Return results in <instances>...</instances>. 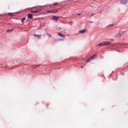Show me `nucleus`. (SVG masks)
Returning <instances> with one entry per match:
<instances>
[{"label": "nucleus", "instance_id": "obj_1", "mask_svg": "<svg viewBox=\"0 0 128 128\" xmlns=\"http://www.w3.org/2000/svg\"><path fill=\"white\" fill-rule=\"evenodd\" d=\"M58 10L57 9H54L52 10H49L46 12L47 13H55L57 12Z\"/></svg>", "mask_w": 128, "mask_h": 128}, {"label": "nucleus", "instance_id": "obj_2", "mask_svg": "<svg viewBox=\"0 0 128 128\" xmlns=\"http://www.w3.org/2000/svg\"><path fill=\"white\" fill-rule=\"evenodd\" d=\"M59 18V16H53L52 18V20H56V21H57L58 20V19Z\"/></svg>", "mask_w": 128, "mask_h": 128}, {"label": "nucleus", "instance_id": "obj_3", "mask_svg": "<svg viewBox=\"0 0 128 128\" xmlns=\"http://www.w3.org/2000/svg\"><path fill=\"white\" fill-rule=\"evenodd\" d=\"M42 10H36L33 11H32L31 12L34 14H36L38 12H40Z\"/></svg>", "mask_w": 128, "mask_h": 128}, {"label": "nucleus", "instance_id": "obj_4", "mask_svg": "<svg viewBox=\"0 0 128 128\" xmlns=\"http://www.w3.org/2000/svg\"><path fill=\"white\" fill-rule=\"evenodd\" d=\"M87 30L86 29L83 30L79 31V32L81 34L87 32Z\"/></svg>", "mask_w": 128, "mask_h": 128}, {"label": "nucleus", "instance_id": "obj_5", "mask_svg": "<svg viewBox=\"0 0 128 128\" xmlns=\"http://www.w3.org/2000/svg\"><path fill=\"white\" fill-rule=\"evenodd\" d=\"M34 36H35L36 37V38L38 39H40L41 38V36H42L41 35H37L36 34H34Z\"/></svg>", "mask_w": 128, "mask_h": 128}, {"label": "nucleus", "instance_id": "obj_6", "mask_svg": "<svg viewBox=\"0 0 128 128\" xmlns=\"http://www.w3.org/2000/svg\"><path fill=\"white\" fill-rule=\"evenodd\" d=\"M58 35L59 36H60L61 37H63V38H65V36L63 34L61 33H58Z\"/></svg>", "mask_w": 128, "mask_h": 128}, {"label": "nucleus", "instance_id": "obj_7", "mask_svg": "<svg viewBox=\"0 0 128 128\" xmlns=\"http://www.w3.org/2000/svg\"><path fill=\"white\" fill-rule=\"evenodd\" d=\"M28 17L30 19H32L33 18L32 15L31 14H29L28 15Z\"/></svg>", "mask_w": 128, "mask_h": 128}, {"label": "nucleus", "instance_id": "obj_8", "mask_svg": "<svg viewBox=\"0 0 128 128\" xmlns=\"http://www.w3.org/2000/svg\"><path fill=\"white\" fill-rule=\"evenodd\" d=\"M96 56L94 55L93 56H92V57H90V58H89L90 60H93V59H94L96 58Z\"/></svg>", "mask_w": 128, "mask_h": 128}, {"label": "nucleus", "instance_id": "obj_9", "mask_svg": "<svg viewBox=\"0 0 128 128\" xmlns=\"http://www.w3.org/2000/svg\"><path fill=\"white\" fill-rule=\"evenodd\" d=\"M104 46H107L110 44V43L109 42H103Z\"/></svg>", "mask_w": 128, "mask_h": 128}, {"label": "nucleus", "instance_id": "obj_10", "mask_svg": "<svg viewBox=\"0 0 128 128\" xmlns=\"http://www.w3.org/2000/svg\"><path fill=\"white\" fill-rule=\"evenodd\" d=\"M128 0H120L121 4H125L127 2Z\"/></svg>", "mask_w": 128, "mask_h": 128}, {"label": "nucleus", "instance_id": "obj_11", "mask_svg": "<svg viewBox=\"0 0 128 128\" xmlns=\"http://www.w3.org/2000/svg\"><path fill=\"white\" fill-rule=\"evenodd\" d=\"M104 44L103 42H102L100 43L99 44L97 45L96 46H104Z\"/></svg>", "mask_w": 128, "mask_h": 128}, {"label": "nucleus", "instance_id": "obj_12", "mask_svg": "<svg viewBox=\"0 0 128 128\" xmlns=\"http://www.w3.org/2000/svg\"><path fill=\"white\" fill-rule=\"evenodd\" d=\"M41 66V64H39L38 65H34L32 66V67L34 68H36L37 67H38L39 66Z\"/></svg>", "mask_w": 128, "mask_h": 128}, {"label": "nucleus", "instance_id": "obj_13", "mask_svg": "<svg viewBox=\"0 0 128 128\" xmlns=\"http://www.w3.org/2000/svg\"><path fill=\"white\" fill-rule=\"evenodd\" d=\"M122 35V33H120L118 34L117 35L115 36V37L116 38L120 37Z\"/></svg>", "mask_w": 128, "mask_h": 128}, {"label": "nucleus", "instance_id": "obj_14", "mask_svg": "<svg viewBox=\"0 0 128 128\" xmlns=\"http://www.w3.org/2000/svg\"><path fill=\"white\" fill-rule=\"evenodd\" d=\"M25 20V18H23L21 19V21L22 23H23L24 21Z\"/></svg>", "mask_w": 128, "mask_h": 128}, {"label": "nucleus", "instance_id": "obj_15", "mask_svg": "<svg viewBox=\"0 0 128 128\" xmlns=\"http://www.w3.org/2000/svg\"><path fill=\"white\" fill-rule=\"evenodd\" d=\"M8 14L9 16H12L14 15V14L12 13H9Z\"/></svg>", "mask_w": 128, "mask_h": 128}, {"label": "nucleus", "instance_id": "obj_16", "mask_svg": "<svg viewBox=\"0 0 128 128\" xmlns=\"http://www.w3.org/2000/svg\"><path fill=\"white\" fill-rule=\"evenodd\" d=\"M12 30H7V32H11V31H12Z\"/></svg>", "mask_w": 128, "mask_h": 128}, {"label": "nucleus", "instance_id": "obj_17", "mask_svg": "<svg viewBox=\"0 0 128 128\" xmlns=\"http://www.w3.org/2000/svg\"><path fill=\"white\" fill-rule=\"evenodd\" d=\"M58 4V3L57 2L55 3H54L53 4V5L54 6H56Z\"/></svg>", "mask_w": 128, "mask_h": 128}, {"label": "nucleus", "instance_id": "obj_18", "mask_svg": "<svg viewBox=\"0 0 128 128\" xmlns=\"http://www.w3.org/2000/svg\"><path fill=\"white\" fill-rule=\"evenodd\" d=\"M46 34H47L48 36H49L50 37H52V36L51 35H50V34H48V33H46Z\"/></svg>", "mask_w": 128, "mask_h": 128}, {"label": "nucleus", "instance_id": "obj_19", "mask_svg": "<svg viewBox=\"0 0 128 128\" xmlns=\"http://www.w3.org/2000/svg\"><path fill=\"white\" fill-rule=\"evenodd\" d=\"M90 60V59L89 58L87 60H86L87 62H89Z\"/></svg>", "mask_w": 128, "mask_h": 128}, {"label": "nucleus", "instance_id": "obj_20", "mask_svg": "<svg viewBox=\"0 0 128 128\" xmlns=\"http://www.w3.org/2000/svg\"><path fill=\"white\" fill-rule=\"evenodd\" d=\"M81 14H77V15L78 16H80V15Z\"/></svg>", "mask_w": 128, "mask_h": 128}, {"label": "nucleus", "instance_id": "obj_21", "mask_svg": "<svg viewBox=\"0 0 128 128\" xmlns=\"http://www.w3.org/2000/svg\"><path fill=\"white\" fill-rule=\"evenodd\" d=\"M112 24H111V25H110V26H112Z\"/></svg>", "mask_w": 128, "mask_h": 128}, {"label": "nucleus", "instance_id": "obj_22", "mask_svg": "<svg viewBox=\"0 0 128 128\" xmlns=\"http://www.w3.org/2000/svg\"><path fill=\"white\" fill-rule=\"evenodd\" d=\"M90 22V23H93V22Z\"/></svg>", "mask_w": 128, "mask_h": 128}, {"label": "nucleus", "instance_id": "obj_23", "mask_svg": "<svg viewBox=\"0 0 128 128\" xmlns=\"http://www.w3.org/2000/svg\"><path fill=\"white\" fill-rule=\"evenodd\" d=\"M83 66H81V68H83Z\"/></svg>", "mask_w": 128, "mask_h": 128}, {"label": "nucleus", "instance_id": "obj_24", "mask_svg": "<svg viewBox=\"0 0 128 128\" xmlns=\"http://www.w3.org/2000/svg\"><path fill=\"white\" fill-rule=\"evenodd\" d=\"M94 14H92L91 15V16H92Z\"/></svg>", "mask_w": 128, "mask_h": 128}, {"label": "nucleus", "instance_id": "obj_25", "mask_svg": "<svg viewBox=\"0 0 128 128\" xmlns=\"http://www.w3.org/2000/svg\"><path fill=\"white\" fill-rule=\"evenodd\" d=\"M104 76V75H103V74H102V76Z\"/></svg>", "mask_w": 128, "mask_h": 128}, {"label": "nucleus", "instance_id": "obj_26", "mask_svg": "<svg viewBox=\"0 0 128 128\" xmlns=\"http://www.w3.org/2000/svg\"><path fill=\"white\" fill-rule=\"evenodd\" d=\"M36 8V7H34V8Z\"/></svg>", "mask_w": 128, "mask_h": 128}]
</instances>
